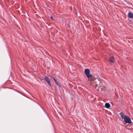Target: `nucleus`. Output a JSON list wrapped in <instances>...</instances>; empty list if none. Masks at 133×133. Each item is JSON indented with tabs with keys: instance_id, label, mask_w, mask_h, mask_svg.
Listing matches in <instances>:
<instances>
[{
	"instance_id": "nucleus-1",
	"label": "nucleus",
	"mask_w": 133,
	"mask_h": 133,
	"mask_svg": "<svg viewBox=\"0 0 133 133\" xmlns=\"http://www.w3.org/2000/svg\"><path fill=\"white\" fill-rule=\"evenodd\" d=\"M119 114L122 118L124 119V121L126 123H128L130 124H131L132 123L131 119L129 116L124 115L122 112L120 113Z\"/></svg>"
},
{
	"instance_id": "nucleus-2",
	"label": "nucleus",
	"mask_w": 133,
	"mask_h": 133,
	"mask_svg": "<svg viewBox=\"0 0 133 133\" xmlns=\"http://www.w3.org/2000/svg\"><path fill=\"white\" fill-rule=\"evenodd\" d=\"M44 79L45 81L48 83L50 86H51V81L47 77L45 76L44 78Z\"/></svg>"
},
{
	"instance_id": "nucleus-3",
	"label": "nucleus",
	"mask_w": 133,
	"mask_h": 133,
	"mask_svg": "<svg viewBox=\"0 0 133 133\" xmlns=\"http://www.w3.org/2000/svg\"><path fill=\"white\" fill-rule=\"evenodd\" d=\"M115 61V59L113 57H111L110 58L109 61L111 63L114 62Z\"/></svg>"
},
{
	"instance_id": "nucleus-4",
	"label": "nucleus",
	"mask_w": 133,
	"mask_h": 133,
	"mask_svg": "<svg viewBox=\"0 0 133 133\" xmlns=\"http://www.w3.org/2000/svg\"><path fill=\"white\" fill-rule=\"evenodd\" d=\"M90 71L89 69H86L85 70V73L86 75H87L88 74H90Z\"/></svg>"
},
{
	"instance_id": "nucleus-5",
	"label": "nucleus",
	"mask_w": 133,
	"mask_h": 133,
	"mask_svg": "<svg viewBox=\"0 0 133 133\" xmlns=\"http://www.w3.org/2000/svg\"><path fill=\"white\" fill-rule=\"evenodd\" d=\"M128 17L130 18H133V14L131 12H129L128 14Z\"/></svg>"
},
{
	"instance_id": "nucleus-6",
	"label": "nucleus",
	"mask_w": 133,
	"mask_h": 133,
	"mask_svg": "<svg viewBox=\"0 0 133 133\" xmlns=\"http://www.w3.org/2000/svg\"><path fill=\"white\" fill-rule=\"evenodd\" d=\"M105 107L107 108H109L110 107V105L109 103H106L105 104Z\"/></svg>"
},
{
	"instance_id": "nucleus-7",
	"label": "nucleus",
	"mask_w": 133,
	"mask_h": 133,
	"mask_svg": "<svg viewBox=\"0 0 133 133\" xmlns=\"http://www.w3.org/2000/svg\"><path fill=\"white\" fill-rule=\"evenodd\" d=\"M87 76L88 78L89 79L91 78L92 76V75L90 74H88L87 75Z\"/></svg>"
},
{
	"instance_id": "nucleus-8",
	"label": "nucleus",
	"mask_w": 133,
	"mask_h": 133,
	"mask_svg": "<svg viewBox=\"0 0 133 133\" xmlns=\"http://www.w3.org/2000/svg\"><path fill=\"white\" fill-rule=\"evenodd\" d=\"M58 85H59V82L57 81V80L56 81V82H55Z\"/></svg>"
},
{
	"instance_id": "nucleus-9",
	"label": "nucleus",
	"mask_w": 133,
	"mask_h": 133,
	"mask_svg": "<svg viewBox=\"0 0 133 133\" xmlns=\"http://www.w3.org/2000/svg\"><path fill=\"white\" fill-rule=\"evenodd\" d=\"M54 80V81H55V82H56V80L55 79V78H53Z\"/></svg>"
},
{
	"instance_id": "nucleus-10",
	"label": "nucleus",
	"mask_w": 133,
	"mask_h": 133,
	"mask_svg": "<svg viewBox=\"0 0 133 133\" xmlns=\"http://www.w3.org/2000/svg\"><path fill=\"white\" fill-rule=\"evenodd\" d=\"M50 17H51V18L52 19V20H53V17L52 16H51Z\"/></svg>"
}]
</instances>
